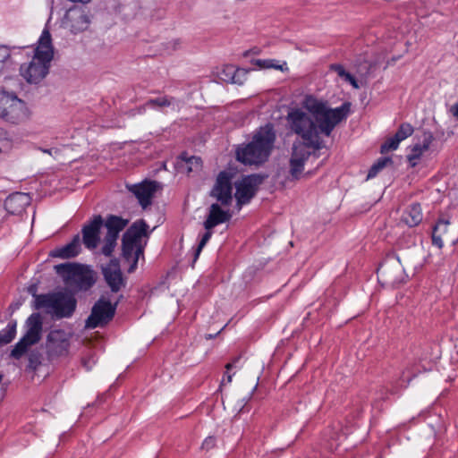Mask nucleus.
<instances>
[{
	"instance_id": "1",
	"label": "nucleus",
	"mask_w": 458,
	"mask_h": 458,
	"mask_svg": "<svg viewBox=\"0 0 458 458\" xmlns=\"http://www.w3.org/2000/svg\"><path fill=\"white\" fill-rule=\"evenodd\" d=\"M309 109L315 119L301 109H293L288 113L287 121L291 130L303 140L301 144L319 150L324 147L319 133L330 136L335 127L347 118L351 103L344 102L339 107L330 108L327 103L315 101Z\"/></svg>"
},
{
	"instance_id": "2",
	"label": "nucleus",
	"mask_w": 458,
	"mask_h": 458,
	"mask_svg": "<svg viewBox=\"0 0 458 458\" xmlns=\"http://www.w3.org/2000/svg\"><path fill=\"white\" fill-rule=\"evenodd\" d=\"M276 141V132L272 124L260 127L246 145L238 146L236 159L244 165H260L271 155Z\"/></svg>"
},
{
	"instance_id": "3",
	"label": "nucleus",
	"mask_w": 458,
	"mask_h": 458,
	"mask_svg": "<svg viewBox=\"0 0 458 458\" xmlns=\"http://www.w3.org/2000/svg\"><path fill=\"white\" fill-rule=\"evenodd\" d=\"M53 56L51 35L47 30H44L32 60L28 64L21 65V75L29 83H39L47 75Z\"/></svg>"
},
{
	"instance_id": "4",
	"label": "nucleus",
	"mask_w": 458,
	"mask_h": 458,
	"mask_svg": "<svg viewBox=\"0 0 458 458\" xmlns=\"http://www.w3.org/2000/svg\"><path fill=\"white\" fill-rule=\"evenodd\" d=\"M148 225L143 219L135 221L123 233L122 239V257L130 264L128 273H133L140 257H144L145 243L142 238L148 237Z\"/></svg>"
},
{
	"instance_id": "5",
	"label": "nucleus",
	"mask_w": 458,
	"mask_h": 458,
	"mask_svg": "<svg viewBox=\"0 0 458 458\" xmlns=\"http://www.w3.org/2000/svg\"><path fill=\"white\" fill-rule=\"evenodd\" d=\"M76 299L69 293L57 292L38 297V307H44L57 318H71L75 311Z\"/></svg>"
},
{
	"instance_id": "6",
	"label": "nucleus",
	"mask_w": 458,
	"mask_h": 458,
	"mask_svg": "<svg viewBox=\"0 0 458 458\" xmlns=\"http://www.w3.org/2000/svg\"><path fill=\"white\" fill-rule=\"evenodd\" d=\"M26 333L14 345L11 356L14 359L21 358L28 349L38 344L42 336L43 322L40 314L33 313L26 320Z\"/></svg>"
},
{
	"instance_id": "7",
	"label": "nucleus",
	"mask_w": 458,
	"mask_h": 458,
	"mask_svg": "<svg viewBox=\"0 0 458 458\" xmlns=\"http://www.w3.org/2000/svg\"><path fill=\"white\" fill-rule=\"evenodd\" d=\"M55 272L77 290H89L95 284L92 271L77 264H59L55 266Z\"/></svg>"
},
{
	"instance_id": "8",
	"label": "nucleus",
	"mask_w": 458,
	"mask_h": 458,
	"mask_svg": "<svg viewBox=\"0 0 458 458\" xmlns=\"http://www.w3.org/2000/svg\"><path fill=\"white\" fill-rule=\"evenodd\" d=\"M118 303L119 300L112 303L106 296L101 295L94 303L85 327L90 329L106 327L113 320Z\"/></svg>"
},
{
	"instance_id": "9",
	"label": "nucleus",
	"mask_w": 458,
	"mask_h": 458,
	"mask_svg": "<svg viewBox=\"0 0 458 458\" xmlns=\"http://www.w3.org/2000/svg\"><path fill=\"white\" fill-rule=\"evenodd\" d=\"M28 116V109L23 100L16 96L0 92V117L12 123H17Z\"/></svg>"
},
{
	"instance_id": "10",
	"label": "nucleus",
	"mask_w": 458,
	"mask_h": 458,
	"mask_svg": "<svg viewBox=\"0 0 458 458\" xmlns=\"http://www.w3.org/2000/svg\"><path fill=\"white\" fill-rule=\"evenodd\" d=\"M378 280L390 286H395L402 283L404 277V270L400 259L395 255H388L379 265L377 270Z\"/></svg>"
},
{
	"instance_id": "11",
	"label": "nucleus",
	"mask_w": 458,
	"mask_h": 458,
	"mask_svg": "<svg viewBox=\"0 0 458 458\" xmlns=\"http://www.w3.org/2000/svg\"><path fill=\"white\" fill-rule=\"evenodd\" d=\"M233 175L227 171H221L213 188L210 196L215 198L222 206H230L233 201Z\"/></svg>"
},
{
	"instance_id": "12",
	"label": "nucleus",
	"mask_w": 458,
	"mask_h": 458,
	"mask_svg": "<svg viewBox=\"0 0 458 458\" xmlns=\"http://www.w3.org/2000/svg\"><path fill=\"white\" fill-rule=\"evenodd\" d=\"M261 182V177L252 174L242 178L235 183L236 192L234 196L239 208L250 201V199L255 196L258 187Z\"/></svg>"
},
{
	"instance_id": "13",
	"label": "nucleus",
	"mask_w": 458,
	"mask_h": 458,
	"mask_svg": "<svg viewBox=\"0 0 458 458\" xmlns=\"http://www.w3.org/2000/svg\"><path fill=\"white\" fill-rule=\"evenodd\" d=\"M102 275L112 293H118L126 286V279L123 275L119 260L111 259L106 266H102Z\"/></svg>"
},
{
	"instance_id": "14",
	"label": "nucleus",
	"mask_w": 458,
	"mask_h": 458,
	"mask_svg": "<svg viewBox=\"0 0 458 458\" xmlns=\"http://www.w3.org/2000/svg\"><path fill=\"white\" fill-rule=\"evenodd\" d=\"M301 142H294L290 158V174L293 179H299L303 170L304 164L311 155L310 151Z\"/></svg>"
},
{
	"instance_id": "15",
	"label": "nucleus",
	"mask_w": 458,
	"mask_h": 458,
	"mask_svg": "<svg viewBox=\"0 0 458 458\" xmlns=\"http://www.w3.org/2000/svg\"><path fill=\"white\" fill-rule=\"evenodd\" d=\"M69 337L65 331L55 329L49 332L47 340V350L49 356H61L67 352Z\"/></svg>"
},
{
	"instance_id": "16",
	"label": "nucleus",
	"mask_w": 458,
	"mask_h": 458,
	"mask_svg": "<svg viewBox=\"0 0 458 458\" xmlns=\"http://www.w3.org/2000/svg\"><path fill=\"white\" fill-rule=\"evenodd\" d=\"M103 226V218L100 215L95 216L86 224L82 230V242L89 250L97 248L100 240V229Z\"/></svg>"
},
{
	"instance_id": "17",
	"label": "nucleus",
	"mask_w": 458,
	"mask_h": 458,
	"mask_svg": "<svg viewBox=\"0 0 458 458\" xmlns=\"http://www.w3.org/2000/svg\"><path fill=\"white\" fill-rule=\"evenodd\" d=\"M129 190L138 199L140 206L146 208L151 204V199L157 190V185L155 182H144L130 186Z\"/></svg>"
},
{
	"instance_id": "18",
	"label": "nucleus",
	"mask_w": 458,
	"mask_h": 458,
	"mask_svg": "<svg viewBox=\"0 0 458 458\" xmlns=\"http://www.w3.org/2000/svg\"><path fill=\"white\" fill-rule=\"evenodd\" d=\"M229 210H224L218 203H213L208 208V214L204 221V228L212 230L216 225L228 222L231 219Z\"/></svg>"
},
{
	"instance_id": "19",
	"label": "nucleus",
	"mask_w": 458,
	"mask_h": 458,
	"mask_svg": "<svg viewBox=\"0 0 458 458\" xmlns=\"http://www.w3.org/2000/svg\"><path fill=\"white\" fill-rule=\"evenodd\" d=\"M30 203L29 194L15 192L11 194L4 201V208L12 215H21Z\"/></svg>"
},
{
	"instance_id": "20",
	"label": "nucleus",
	"mask_w": 458,
	"mask_h": 458,
	"mask_svg": "<svg viewBox=\"0 0 458 458\" xmlns=\"http://www.w3.org/2000/svg\"><path fill=\"white\" fill-rule=\"evenodd\" d=\"M175 167L179 173L190 174L192 172L200 171L202 160L199 157L189 156L183 152L178 157Z\"/></svg>"
},
{
	"instance_id": "21",
	"label": "nucleus",
	"mask_w": 458,
	"mask_h": 458,
	"mask_svg": "<svg viewBox=\"0 0 458 458\" xmlns=\"http://www.w3.org/2000/svg\"><path fill=\"white\" fill-rule=\"evenodd\" d=\"M81 251V240L77 234L68 244L55 249L50 252V256L54 258L71 259L76 257Z\"/></svg>"
},
{
	"instance_id": "22",
	"label": "nucleus",
	"mask_w": 458,
	"mask_h": 458,
	"mask_svg": "<svg viewBox=\"0 0 458 458\" xmlns=\"http://www.w3.org/2000/svg\"><path fill=\"white\" fill-rule=\"evenodd\" d=\"M67 22H70L71 30L78 33L85 30L89 23L88 16L81 11H70L66 14Z\"/></svg>"
},
{
	"instance_id": "23",
	"label": "nucleus",
	"mask_w": 458,
	"mask_h": 458,
	"mask_svg": "<svg viewBox=\"0 0 458 458\" xmlns=\"http://www.w3.org/2000/svg\"><path fill=\"white\" fill-rule=\"evenodd\" d=\"M128 221L120 216L110 215L107 216L103 225L107 229V237L118 239L120 232H122L127 225Z\"/></svg>"
},
{
	"instance_id": "24",
	"label": "nucleus",
	"mask_w": 458,
	"mask_h": 458,
	"mask_svg": "<svg viewBox=\"0 0 458 458\" xmlns=\"http://www.w3.org/2000/svg\"><path fill=\"white\" fill-rule=\"evenodd\" d=\"M433 140L434 137L431 132H424L422 144L415 145L412 148L411 154L407 156V159L411 166H415L417 165V161L420 158L422 153L428 149Z\"/></svg>"
},
{
	"instance_id": "25",
	"label": "nucleus",
	"mask_w": 458,
	"mask_h": 458,
	"mask_svg": "<svg viewBox=\"0 0 458 458\" xmlns=\"http://www.w3.org/2000/svg\"><path fill=\"white\" fill-rule=\"evenodd\" d=\"M402 220L410 227L418 225L422 221L420 205L419 203L410 205L403 212Z\"/></svg>"
},
{
	"instance_id": "26",
	"label": "nucleus",
	"mask_w": 458,
	"mask_h": 458,
	"mask_svg": "<svg viewBox=\"0 0 458 458\" xmlns=\"http://www.w3.org/2000/svg\"><path fill=\"white\" fill-rule=\"evenodd\" d=\"M16 320H11L8 322L6 327L0 332V346L11 343L16 335Z\"/></svg>"
},
{
	"instance_id": "27",
	"label": "nucleus",
	"mask_w": 458,
	"mask_h": 458,
	"mask_svg": "<svg viewBox=\"0 0 458 458\" xmlns=\"http://www.w3.org/2000/svg\"><path fill=\"white\" fill-rule=\"evenodd\" d=\"M235 74H237V68L233 65L228 64L225 65L217 72V78L222 81L232 83V81H233Z\"/></svg>"
},
{
	"instance_id": "28",
	"label": "nucleus",
	"mask_w": 458,
	"mask_h": 458,
	"mask_svg": "<svg viewBox=\"0 0 458 458\" xmlns=\"http://www.w3.org/2000/svg\"><path fill=\"white\" fill-rule=\"evenodd\" d=\"M174 101V98H169L167 96L151 98L146 102V106L152 108H163L165 106H170Z\"/></svg>"
},
{
	"instance_id": "29",
	"label": "nucleus",
	"mask_w": 458,
	"mask_h": 458,
	"mask_svg": "<svg viewBox=\"0 0 458 458\" xmlns=\"http://www.w3.org/2000/svg\"><path fill=\"white\" fill-rule=\"evenodd\" d=\"M388 163H392L390 157H380L369 170L367 180L376 177L377 174L383 168H385Z\"/></svg>"
},
{
	"instance_id": "30",
	"label": "nucleus",
	"mask_w": 458,
	"mask_h": 458,
	"mask_svg": "<svg viewBox=\"0 0 458 458\" xmlns=\"http://www.w3.org/2000/svg\"><path fill=\"white\" fill-rule=\"evenodd\" d=\"M116 242L117 239L106 236L104 240V245L101 249V252L105 256L110 257L116 246Z\"/></svg>"
},
{
	"instance_id": "31",
	"label": "nucleus",
	"mask_w": 458,
	"mask_h": 458,
	"mask_svg": "<svg viewBox=\"0 0 458 458\" xmlns=\"http://www.w3.org/2000/svg\"><path fill=\"white\" fill-rule=\"evenodd\" d=\"M413 132V127L409 123H402L395 132L394 136L399 139V140H403L409 136H411Z\"/></svg>"
},
{
	"instance_id": "32",
	"label": "nucleus",
	"mask_w": 458,
	"mask_h": 458,
	"mask_svg": "<svg viewBox=\"0 0 458 458\" xmlns=\"http://www.w3.org/2000/svg\"><path fill=\"white\" fill-rule=\"evenodd\" d=\"M211 236H212L211 230H207V232L202 235V238H201L200 242H199L198 247L195 250L193 263H195L197 261L202 249L206 246V244L208 243V242L209 241Z\"/></svg>"
},
{
	"instance_id": "33",
	"label": "nucleus",
	"mask_w": 458,
	"mask_h": 458,
	"mask_svg": "<svg viewBox=\"0 0 458 458\" xmlns=\"http://www.w3.org/2000/svg\"><path fill=\"white\" fill-rule=\"evenodd\" d=\"M400 142L401 140L394 135L381 145V153H386L390 150L396 149Z\"/></svg>"
},
{
	"instance_id": "34",
	"label": "nucleus",
	"mask_w": 458,
	"mask_h": 458,
	"mask_svg": "<svg viewBox=\"0 0 458 458\" xmlns=\"http://www.w3.org/2000/svg\"><path fill=\"white\" fill-rule=\"evenodd\" d=\"M255 64L259 68H264V69L275 68L276 70H283L282 65L275 64L274 60H271V59H266V60L258 59V60H256Z\"/></svg>"
},
{
	"instance_id": "35",
	"label": "nucleus",
	"mask_w": 458,
	"mask_h": 458,
	"mask_svg": "<svg viewBox=\"0 0 458 458\" xmlns=\"http://www.w3.org/2000/svg\"><path fill=\"white\" fill-rule=\"evenodd\" d=\"M11 56V50L4 45H0V72L4 67V62Z\"/></svg>"
},
{
	"instance_id": "36",
	"label": "nucleus",
	"mask_w": 458,
	"mask_h": 458,
	"mask_svg": "<svg viewBox=\"0 0 458 458\" xmlns=\"http://www.w3.org/2000/svg\"><path fill=\"white\" fill-rule=\"evenodd\" d=\"M40 354L38 352H31L29 356V367L36 369L41 363Z\"/></svg>"
},
{
	"instance_id": "37",
	"label": "nucleus",
	"mask_w": 458,
	"mask_h": 458,
	"mask_svg": "<svg viewBox=\"0 0 458 458\" xmlns=\"http://www.w3.org/2000/svg\"><path fill=\"white\" fill-rule=\"evenodd\" d=\"M449 222L447 220H438V222L434 226L433 230L437 232V233H441L443 236L448 229Z\"/></svg>"
},
{
	"instance_id": "38",
	"label": "nucleus",
	"mask_w": 458,
	"mask_h": 458,
	"mask_svg": "<svg viewBox=\"0 0 458 458\" xmlns=\"http://www.w3.org/2000/svg\"><path fill=\"white\" fill-rule=\"evenodd\" d=\"M248 71L245 69H238L237 68V74H235L233 81L232 83L242 85L246 80Z\"/></svg>"
},
{
	"instance_id": "39",
	"label": "nucleus",
	"mask_w": 458,
	"mask_h": 458,
	"mask_svg": "<svg viewBox=\"0 0 458 458\" xmlns=\"http://www.w3.org/2000/svg\"><path fill=\"white\" fill-rule=\"evenodd\" d=\"M330 70L335 72L339 77L343 79H346V77L350 74L348 72L345 71L343 65L339 64H333L330 65Z\"/></svg>"
},
{
	"instance_id": "40",
	"label": "nucleus",
	"mask_w": 458,
	"mask_h": 458,
	"mask_svg": "<svg viewBox=\"0 0 458 458\" xmlns=\"http://www.w3.org/2000/svg\"><path fill=\"white\" fill-rule=\"evenodd\" d=\"M37 291H38V287L36 284H31L28 287V293H30L35 299L34 308L36 310H41L44 307H38V297L41 296L42 294H38Z\"/></svg>"
},
{
	"instance_id": "41",
	"label": "nucleus",
	"mask_w": 458,
	"mask_h": 458,
	"mask_svg": "<svg viewBox=\"0 0 458 458\" xmlns=\"http://www.w3.org/2000/svg\"><path fill=\"white\" fill-rule=\"evenodd\" d=\"M182 41L179 38L173 39L166 44V49L169 53L174 52L181 48Z\"/></svg>"
},
{
	"instance_id": "42",
	"label": "nucleus",
	"mask_w": 458,
	"mask_h": 458,
	"mask_svg": "<svg viewBox=\"0 0 458 458\" xmlns=\"http://www.w3.org/2000/svg\"><path fill=\"white\" fill-rule=\"evenodd\" d=\"M443 236L441 235V233H437V232H435L433 230L432 232V243L436 246H437L439 249H441L444 245V241H443Z\"/></svg>"
},
{
	"instance_id": "43",
	"label": "nucleus",
	"mask_w": 458,
	"mask_h": 458,
	"mask_svg": "<svg viewBox=\"0 0 458 458\" xmlns=\"http://www.w3.org/2000/svg\"><path fill=\"white\" fill-rule=\"evenodd\" d=\"M215 446V438L212 437H207L202 443V449L209 450Z\"/></svg>"
},
{
	"instance_id": "44",
	"label": "nucleus",
	"mask_w": 458,
	"mask_h": 458,
	"mask_svg": "<svg viewBox=\"0 0 458 458\" xmlns=\"http://www.w3.org/2000/svg\"><path fill=\"white\" fill-rule=\"evenodd\" d=\"M344 81H348L354 89L360 88L357 80L351 73L346 77Z\"/></svg>"
},
{
	"instance_id": "45",
	"label": "nucleus",
	"mask_w": 458,
	"mask_h": 458,
	"mask_svg": "<svg viewBox=\"0 0 458 458\" xmlns=\"http://www.w3.org/2000/svg\"><path fill=\"white\" fill-rule=\"evenodd\" d=\"M83 366L86 368L87 370H90L92 368V365L95 364V360L91 358L89 359H83L82 360Z\"/></svg>"
},
{
	"instance_id": "46",
	"label": "nucleus",
	"mask_w": 458,
	"mask_h": 458,
	"mask_svg": "<svg viewBox=\"0 0 458 458\" xmlns=\"http://www.w3.org/2000/svg\"><path fill=\"white\" fill-rule=\"evenodd\" d=\"M451 113L454 117L458 118V102L451 107Z\"/></svg>"
},
{
	"instance_id": "47",
	"label": "nucleus",
	"mask_w": 458,
	"mask_h": 458,
	"mask_svg": "<svg viewBox=\"0 0 458 458\" xmlns=\"http://www.w3.org/2000/svg\"><path fill=\"white\" fill-rule=\"evenodd\" d=\"M232 375L231 374H228L226 373L225 376H224V378H223V381H225L226 379L227 383H231L232 381Z\"/></svg>"
},
{
	"instance_id": "48",
	"label": "nucleus",
	"mask_w": 458,
	"mask_h": 458,
	"mask_svg": "<svg viewBox=\"0 0 458 458\" xmlns=\"http://www.w3.org/2000/svg\"><path fill=\"white\" fill-rule=\"evenodd\" d=\"M233 367H234V364L233 362H229L225 365V369L227 371L232 369Z\"/></svg>"
},
{
	"instance_id": "49",
	"label": "nucleus",
	"mask_w": 458,
	"mask_h": 458,
	"mask_svg": "<svg viewBox=\"0 0 458 458\" xmlns=\"http://www.w3.org/2000/svg\"><path fill=\"white\" fill-rule=\"evenodd\" d=\"M239 360H240V357L234 358L233 360V363L235 364L236 362L239 361Z\"/></svg>"
},
{
	"instance_id": "50",
	"label": "nucleus",
	"mask_w": 458,
	"mask_h": 458,
	"mask_svg": "<svg viewBox=\"0 0 458 458\" xmlns=\"http://www.w3.org/2000/svg\"><path fill=\"white\" fill-rule=\"evenodd\" d=\"M214 337H215V335H208L207 336V339H212V338H214Z\"/></svg>"
},
{
	"instance_id": "51",
	"label": "nucleus",
	"mask_w": 458,
	"mask_h": 458,
	"mask_svg": "<svg viewBox=\"0 0 458 458\" xmlns=\"http://www.w3.org/2000/svg\"><path fill=\"white\" fill-rule=\"evenodd\" d=\"M3 377H4V376H3V374H0V382H1V381H2V379H3Z\"/></svg>"
}]
</instances>
